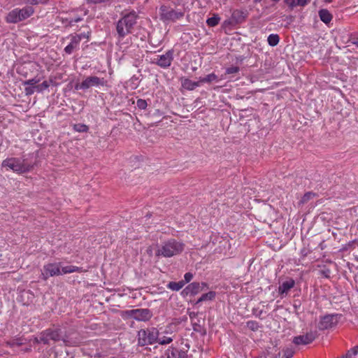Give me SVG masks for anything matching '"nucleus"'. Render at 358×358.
<instances>
[{"instance_id": "obj_1", "label": "nucleus", "mask_w": 358, "mask_h": 358, "mask_svg": "<svg viewBox=\"0 0 358 358\" xmlns=\"http://www.w3.org/2000/svg\"><path fill=\"white\" fill-rule=\"evenodd\" d=\"M138 15L132 10L124 15L116 23V35L118 42H121L127 35L131 34L136 24Z\"/></svg>"}, {"instance_id": "obj_2", "label": "nucleus", "mask_w": 358, "mask_h": 358, "mask_svg": "<svg viewBox=\"0 0 358 358\" xmlns=\"http://www.w3.org/2000/svg\"><path fill=\"white\" fill-rule=\"evenodd\" d=\"M185 249V244L174 238L164 242L156 251V256L171 257L180 255Z\"/></svg>"}, {"instance_id": "obj_3", "label": "nucleus", "mask_w": 358, "mask_h": 358, "mask_svg": "<svg viewBox=\"0 0 358 358\" xmlns=\"http://www.w3.org/2000/svg\"><path fill=\"white\" fill-rule=\"evenodd\" d=\"M1 167L6 169V171L12 170L17 174H23L31 171L33 165L28 164L24 159L8 157L2 161Z\"/></svg>"}, {"instance_id": "obj_4", "label": "nucleus", "mask_w": 358, "mask_h": 358, "mask_svg": "<svg viewBox=\"0 0 358 358\" xmlns=\"http://www.w3.org/2000/svg\"><path fill=\"white\" fill-rule=\"evenodd\" d=\"M40 341L44 344H49L50 341L57 342L62 341L66 345H74L76 341H71L66 335H63L60 329H48L41 333Z\"/></svg>"}, {"instance_id": "obj_5", "label": "nucleus", "mask_w": 358, "mask_h": 358, "mask_svg": "<svg viewBox=\"0 0 358 358\" xmlns=\"http://www.w3.org/2000/svg\"><path fill=\"white\" fill-rule=\"evenodd\" d=\"M159 19L165 24L175 23L185 16V11L181 9H174L170 6L162 5L159 10Z\"/></svg>"}, {"instance_id": "obj_6", "label": "nucleus", "mask_w": 358, "mask_h": 358, "mask_svg": "<svg viewBox=\"0 0 358 358\" xmlns=\"http://www.w3.org/2000/svg\"><path fill=\"white\" fill-rule=\"evenodd\" d=\"M34 13V9L31 6H26L22 8H15L10 11L6 17V21L8 23L16 24L23 21Z\"/></svg>"}, {"instance_id": "obj_7", "label": "nucleus", "mask_w": 358, "mask_h": 358, "mask_svg": "<svg viewBox=\"0 0 358 358\" xmlns=\"http://www.w3.org/2000/svg\"><path fill=\"white\" fill-rule=\"evenodd\" d=\"M159 331L156 328L141 329L138 333V342L141 346L152 345L157 341Z\"/></svg>"}, {"instance_id": "obj_8", "label": "nucleus", "mask_w": 358, "mask_h": 358, "mask_svg": "<svg viewBox=\"0 0 358 358\" xmlns=\"http://www.w3.org/2000/svg\"><path fill=\"white\" fill-rule=\"evenodd\" d=\"M71 41L68 45L64 48V52L67 55H71L73 52L79 49L80 43L82 39H88L90 37V32L81 33L79 34L70 35Z\"/></svg>"}, {"instance_id": "obj_9", "label": "nucleus", "mask_w": 358, "mask_h": 358, "mask_svg": "<svg viewBox=\"0 0 358 358\" xmlns=\"http://www.w3.org/2000/svg\"><path fill=\"white\" fill-rule=\"evenodd\" d=\"M106 81L103 78H100L97 76H89L87 77L85 80L82 81L80 83H78L75 85L76 90H87L90 87H95V86H104L106 85Z\"/></svg>"}, {"instance_id": "obj_10", "label": "nucleus", "mask_w": 358, "mask_h": 358, "mask_svg": "<svg viewBox=\"0 0 358 358\" xmlns=\"http://www.w3.org/2000/svg\"><path fill=\"white\" fill-rule=\"evenodd\" d=\"M125 313L138 321L147 322L152 317V311L148 308H137L126 310Z\"/></svg>"}, {"instance_id": "obj_11", "label": "nucleus", "mask_w": 358, "mask_h": 358, "mask_svg": "<svg viewBox=\"0 0 358 358\" xmlns=\"http://www.w3.org/2000/svg\"><path fill=\"white\" fill-rule=\"evenodd\" d=\"M173 60V50H169L165 54L162 55H157V57L152 61L153 64L158 65L159 66L166 69L169 67Z\"/></svg>"}, {"instance_id": "obj_12", "label": "nucleus", "mask_w": 358, "mask_h": 358, "mask_svg": "<svg viewBox=\"0 0 358 358\" xmlns=\"http://www.w3.org/2000/svg\"><path fill=\"white\" fill-rule=\"evenodd\" d=\"M337 323L338 315H326L320 318L317 327L320 330H325L333 327Z\"/></svg>"}, {"instance_id": "obj_13", "label": "nucleus", "mask_w": 358, "mask_h": 358, "mask_svg": "<svg viewBox=\"0 0 358 358\" xmlns=\"http://www.w3.org/2000/svg\"><path fill=\"white\" fill-rule=\"evenodd\" d=\"M62 275L60 263L48 264L43 266V279L47 280L49 277Z\"/></svg>"}, {"instance_id": "obj_14", "label": "nucleus", "mask_w": 358, "mask_h": 358, "mask_svg": "<svg viewBox=\"0 0 358 358\" xmlns=\"http://www.w3.org/2000/svg\"><path fill=\"white\" fill-rule=\"evenodd\" d=\"M317 334L315 332L310 331L305 335H300L294 337L293 343L295 345H308L312 343L316 338Z\"/></svg>"}, {"instance_id": "obj_15", "label": "nucleus", "mask_w": 358, "mask_h": 358, "mask_svg": "<svg viewBox=\"0 0 358 358\" xmlns=\"http://www.w3.org/2000/svg\"><path fill=\"white\" fill-rule=\"evenodd\" d=\"M160 358H188V355L186 351L170 347Z\"/></svg>"}, {"instance_id": "obj_16", "label": "nucleus", "mask_w": 358, "mask_h": 358, "mask_svg": "<svg viewBox=\"0 0 358 358\" xmlns=\"http://www.w3.org/2000/svg\"><path fill=\"white\" fill-rule=\"evenodd\" d=\"M248 15V12L245 9H236L232 12L231 19L236 24L243 22Z\"/></svg>"}, {"instance_id": "obj_17", "label": "nucleus", "mask_w": 358, "mask_h": 358, "mask_svg": "<svg viewBox=\"0 0 358 358\" xmlns=\"http://www.w3.org/2000/svg\"><path fill=\"white\" fill-rule=\"evenodd\" d=\"M295 281L292 278L284 281L278 287V293L282 298L285 296L288 292L294 287Z\"/></svg>"}, {"instance_id": "obj_18", "label": "nucleus", "mask_w": 358, "mask_h": 358, "mask_svg": "<svg viewBox=\"0 0 358 358\" xmlns=\"http://www.w3.org/2000/svg\"><path fill=\"white\" fill-rule=\"evenodd\" d=\"M203 291V289H201V285L199 282H194L189 284L182 292V294L185 295H196L200 292Z\"/></svg>"}, {"instance_id": "obj_19", "label": "nucleus", "mask_w": 358, "mask_h": 358, "mask_svg": "<svg viewBox=\"0 0 358 358\" xmlns=\"http://www.w3.org/2000/svg\"><path fill=\"white\" fill-rule=\"evenodd\" d=\"M275 3H278L280 0H271ZM310 0H284L285 3L291 9H294L297 6H305L309 3Z\"/></svg>"}, {"instance_id": "obj_20", "label": "nucleus", "mask_w": 358, "mask_h": 358, "mask_svg": "<svg viewBox=\"0 0 358 358\" xmlns=\"http://www.w3.org/2000/svg\"><path fill=\"white\" fill-rule=\"evenodd\" d=\"M199 80L198 82H195L188 78H181L182 87L187 90H194L196 87L199 86Z\"/></svg>"}, {"instance_id": "obj_21", "label": "nucleus", "mask_w": 358, "mask_h": 358, "mask_svg": "<svg viewBox=\"0 0 358 358\" xmlns=\"http://www.w3.org/2000/svg\"><path fill=\"white\" fill-rule=\"evenodd\" d=\"M320 20L325 24L329 23L332 20V15L327 9H322L319 11Z\"/></svg>"}, {"instance_id": "obj_22", "label": "nucleus", "mask_w": 358, "mask_h": 358, "mask_svg": "<svg viewBox=\"0 0 358 358\" xmlns=\"http://www.w3.org/2000/svg\"><path fill=\"white\" fill-rule=\"evenodd\" d=\"M185 285V282H183V280H180L178 282H169L166 287L167 288L173 290V291H179L180 289H182L184 285Z\"/></svg>"}, {"instance_id": "obj_23", "label": "nucleus", "mask_w": 358, "mask_h": 358, "mask_svg": "<svg viewBox=\"0 0 358 358\" xmlns=\"http://www.w3.org/2000/svg\"><path fill=\"white\" fill-rule=\"evenodd\" d=\"M215 292L213 291L208 292V293L203 294L201 296V297L196 301V304L201 303L205 301H212L215 297Z\"/></svg>"}, {"instance_id": "obj_24", "label": "nucleus", "mask_w": 358, "mask_h": 358, "mask_svg": "<svg viewBox=\"0 0 358 358\" xmlns=\"http://www.w3.org/2000/svg\"><path fill=\"white\" fill-rule=\"evenodd\" d=\"M82 268L76 266H66L62 268V274L71 273L73 272H81Z\"/></svg>"}, {"instance_id": "obj_25", "label": "nucleus", "mask_w": 358, "mask_h": 358, "mask_svg": "<svg viewBox=\"0 0 358 358\" xmlns=\"http://www.w3.org/2000/svg\"><path fill=\"white\" fill-rule=\"evenodd\" d=\"M19 3L28 4L29 6H34L38 4L46 3L48 0H17Z\"/></svg>"}, {"instance_id": "obj_26", "label": "nucleus", "mask_w": 358, "mask_h": 358, "mask_svg": "<svg viewBox=\"0 0 358 358\" xmlns=\"http://www.w3.org/2000/svg\"><path fill=\"white\" fill-rule=\"evenodd\" d=\"M267 41L269 45L275 46L280 41V37L278 34H271L268 36Z\"/></svg>"}, {"instance_id": "obj_27", "label": "nucleus", "mask_w": 358, "mask_h": 358, "mask_svg": "<svg viewBox=\"0 0 358 358\" xmlns=\"http://www.w3.org/2000/svg\"><path fill=\"white\" fill-rule=\"evenodd\" d=\"M358 355V347L356 346L347 352V353L340 358H356Z\"/></svg>"}, {"instance_id": "obj_28", "label": "nucleus", "mask_w": 358, "mask_h": 358, "mask_svg": "<svg viewBox=\"0 0 358 358\" xmlns=\"http://www.w3.org/2000/svg\"><path fill=\"white\" fill-rule=\"evenodd\" d=\"M220 17L217 15H214L206 20V23L210 27H215L220 22Z\"/></svg>"}, {"instance_id": "obj_29", "label": "nucleus", "mask_w": 358, "mask_h": 358, "mask_svg": "<svg viewBox=\"0 0 358 358\" xmlns=\"http://www.w3.org/2000/svg\"><path fill=\"white\" fill-rule=\"evenodd\" d=\"M217 76L215 73H210L207 75L204 78H200L199 82L201 83H211L213 81H217Z\"/></svg>"}, {"instance_id": "obj_30", "label": "nucleus", "mask_w": 358, "mask_h": 358, "mask_svg": "<svg viewBox=\"0 0 358 358\" xmlns=\"http://www.w3.org/2000/svg\"><path fill=\"white\" fill-rule=\"evenodd\" d=\"M73 129L76 131H78V132H87L88 130H89V127L85 124H81V123H79V124H75L73 125Z\"/></svg>"}, {"instance_id": "obj_31", "label": "nucleus", "mask_w": 358, "mask_h": 358, "mask_svg": "<svg viewBox=\"0 0 358 358\" xmlns=\"http://www.w3.org/2000/svg\"><path fill=\"white\" fill-rule=\"evenodd\" d=\"M246 326L248 329H250V330H252L253 331H257L259 329V328L260 327L259 323L257 322L253 321V320L248 321L246 322Z\"/></svg>"}, {"instance_id": "obj_32", "label": "nucleus", "mask_w": 358, "mask_h": 358, "mask_svg": "<svg viewBox=\"0 0 358 358\" xmlns=\"http://www.w3.org/2000/svg\"><path fill=\"white\" fill-rule=\"evenodd\" d=\"M6 345L10 347L20 346L23 344L20 338H15L6 342Z\"/></svg>"}, {"instance_id": "obj_33", "label": "nucleus", "mask_w": 358, "mask_h": 358, "mask_svg": "<svg viewBox=\"0 0 358 358\" xmlns=\"http://www.w3.org/2000/svg\"><path fill=\"white\" fill-rule=\"evenodd\" d=\"M50 86V83L48 81L45 80L41 84L38 85L35 87L36 91L37 92H42L45 90L48 89Z\"/></svg>"}, {"instance_id": "obj_34", "label": "nucleus", "mask_w": 358, "mask_h": 358, "mask_svg": "<svg viewBox=\"0 0 358 358\" xmlns=\"http://www.w3.org/2000/svg\"><path fill=\"white\" fill-rule=\"evenodd\" d=\"M172 341H173L172 338L163 336L162 338H157V341L156 342H158L160 345H166V344H169Z\"/></svg>"}, {"instance_id": "obj_35", "label": "nucleus", "mask_w": 358, "mask_h": 358, "mask_svg": "<svg viewBox=\"0 0 358 358\" xmlns=\"http://www.w3.org/2000/svg\"><path fill=\"white\" fill-rule=\"evenodd\" d=\"M136 106L139 109L145 110L148 106V103H147L146 100L139 99L136 101Z\"/></svg>"}, {"instance_id": "obj_36", "label": "nucleus", "mask_w": 358, "mask_h": 358, "mask_svg": "<svg viewBox=\"0 0 358 358\" xmlns=\"http://www.w3.org/2000/svg\"><path fill=\"white\" fill-rule=\"evenodd\" d=\"M315 196V194L311 192H308L307 193H306L302 197L301 199V202L303 203H306L307 201H308L310 199H311L312 198H313Z\"/></svg>"}, {"instance_id": "obj_37", "label": "nucleus", "mask_w": 358, "mask_h": 358, "mask_svg": "<svg viewBox=\"0 0 358 358\" xmlns=\"http://www.w3.org/2000/svg\"><path fill=\"white\" fill-rule=\"evenodd\" d=\"M39 82V80L38 79H36V78H32V79H29V80H27L26 81L24 82V85H29V86H34V87H36V84Z\"/></svg>"}, {"instance_id": "obj_38", "label": "nucleus", "mask_w": 358, "mask_h": 358, "mask_svg": "<svg viewBox=\"0 0 358 358\" xmlns=\"http://www.w3.org/2000/svg\"><path fill=\"white\" fill-rule=\"evenodd\" d=\"M239 70H240L239 67L232 66L228 67L226 69V73L227 74L236 73L239 71Z\"/></svg>"}, {"instance_id": "obj_39", "label": "nucleus", "mask_w": 358, "mask_h": 358, "mask_svg": "<svg viewBox=\"0 0 358 358\" xmlns=\"http://www.w3.org/2000/svg\"><path fill=\"white\" fill-rule=\"evenodd\" d=\"M192 278H193V274L190 272H187L184 275L183 282H185V284H186V283L190 282Z\"/></svg>"}, {"instance_id": "obj_40", "label": "nucleus", "mask_w": 358, "mask_h": 358, "mask_svg": "<svg viewBox=\"0 0 358 358\" xmlns=\"http://www.w3.org/2000/svg\"><path fill=\"white\" fill-rule=\"evenodd\" d=\"M110 0H87V3L98 4L101 3H108Z\"/></svg>"}, {"instance_id": "obj_41", "label": "nucleus", "mask_w": 358, "mask_h": 358, "mask_svg": "<svg viewBox=\"0 0 358 358\" xmlns=\"http://www.w3.org/2000/svg\"><path fill=\"white\" fill-rule=\"evenodd\" d=\"M36 91V88L34 86H29L25 87V92L26 94L30 95L34 94V92Z\"/></svg>"}, {"instance_id": "obj_42", "label": "nucleus", "mask_w": 358, "mask_h": 358, "mask_svg": "<svg viewBox=\"0 0 358 358\" xmlns=\"http://www.w3.org/2000/svg\"><path fill=\"white\" fill-rule=\"evenodd\" d=\"M284 356L285 358H292L293 356V352L291 350H286L285 352Z\"/></svg>"}, {"instance_id": "obj_43", "label": "nucleus", "mask_w": 358, "mask_h": 358, "mask_svg": "<svg viewBox=\"0 0 358 358\" xmlns=\"http://www.w3.org/2000/svg\"><path fill=\"white\" fill-rule=\"evenodd\" d=\"M81 20H82L81 17L72 18L69 21V24L71 25V24H73V23H76V22H80Z\"/></svg>"}, {"instance_id": "obj_44", "label": "nucleus", "mask_w": 358, "mask_h": 358, "mask_svg": "<svg viewBox=\"0 0 358 358\" xmlns=\"http://www.w3.org/2000/svg\"><path fill=\"white\" fill-rule=\"evenodd\" d=\"M200 325L199 324H193V329L194 331H199V329L200 328Z\"/></svg>"}, {"instance_id": "obj_45", "label": "nucleus", "mask_w": 358, "mask_h": 358, "mask_svg": "<svg viewBox=\"0 0 358 358\" xmlns=\"http://www.w3.org/2000/svg\"><path fill=\"white\" fill-rule=\"evenodd\" d=\"M200 285H201V289H203V290L204 289V288L208 287V285L206 282H201L200 284Z\"/></svg>"}, {"instance_id": "obj_46", "label": "nucleus", "mask_w": 358, "mask_h": 358, "mask_svg": "<svg viewBox=\"0 0 358 358\" xmlns=\"http://www.w3.org/2000/svg\"><path fill=\"white\" fill-rule=\"evenodd\" d=\"M196 314L194 312H192L189 314V316L191 320H192L194 317H196Z\"/></svg>"}, {"instance_id": "obj_47", "label": "nucleus", "mask_w": 358, "mask_h": 358, "mask_svg": "<svg viewBox=\"0 0 358 358\" xmlns=\"http://www.w3.org/2000/svg\"><path fill=\"white\" fill-rule=\"evenodd\" d=\"M262 0H254V3H259L261 2Z\"/></svg>"}, {"instance_id": "obj_48", "label": "nucleus", "mask_w": 358, "mask_h": 358, "mask_svg": "<svg viewBox=\"0 0 358 358\" xmlns=\"http://www.w3.org/2000/svg\"><path fill=\"white\" fill-rule=\"evenodd\" d=\"M273 358H281L280 357V354L279 353L278 355H276L275 357Z\"/></svg>"}, {"instance_id": "obj_49", "label": "nucleus", "mask_w": 358, "mask_h": 358, "mask_svg": "<svg viewBox=\"0 0 358 358\" xmlns=\"http://www.w3.org/2000/svg\"><path fill=\"white\" fill-rule=\"evenodd\" d=\"M325 2H328V3H330L333 0H324Z\"/></svg>"}, {"instance_id": "obj_50", "label": "nucleus", "mask_w": 358, "mask_h": 358, "mask_svg": "<svg viewBox=\"0 0 358 358\" xmlns=\"http://www.w3.org/2000/svg\"><path fill=\"white\" fill-rule=\"evenodd\" d=\"M302 252V254H303V255H306V252H305V250H302V252Z\"/></svg>"}, {"instance_id": "obj_51", "label": "nucleus", "mask_w": 358, "mask_h": 358, "mask_svg": "<svg viewBox=\"0 0 358 358\" xmlns=\"http://www.w3.org/2000/svg\"><path fill=\"white\" fill-rule=\"evenodd\" d=\"M358 47V41L355 43Z\"/></svg>"}, {"instance_id": "obj_52", "label": "nucleus", "mask_w": 358, "mask_h": 358, "mask_svg": "<svg viewBox=\"0 0 358 358\" xmlns=\"http://www.w3.org/2000/svg\"><path fill=\"white\" fill-rule=\"evenodd\" d=\"M357 347H358V345H357Z\"/></svg>"}]
</instances>
